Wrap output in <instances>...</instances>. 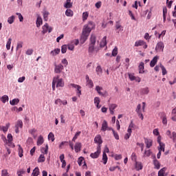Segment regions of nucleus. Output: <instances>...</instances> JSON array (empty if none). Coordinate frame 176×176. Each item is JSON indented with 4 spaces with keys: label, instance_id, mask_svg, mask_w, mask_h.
<instances>
[{
    "label": "nucleus",
    "instance_id": "nucleus-62",
    "mask_svg": "<svg viewBox=\"0 0 176 176\" xmlns=\"http://www.w3.org/2000/svg\"><path fill=\"white\" fill-rule=\"evenodd\" d=\"M117 107H118L117 104H110L109 109H113V111H114V109H116Z\"/></svg>",
    "mask_w": 176,
    "mask_h": 176
},
{
    "label": "nucleus",
    "instance_id": "nucleus-19",
    "mask_svg": "<svg viewBox=\"0 0 176 176\" xmlns=\"http://www.w3.org/2000/svg\"><path fill=\"white\" fill-rule=\"evenodd\" d=\"M107 129H108V123H107V120H103V122L102 124L101 130H102V131H106V130H107Z\"/></svg>",
    "mask_w": 176,
    "mask_h": 176
},
{
    "label": "nucleus",
    "instance_id": "nucleus-51",
    "mask_svg": "<svg viewBox=\"0 0 176 176\" xmlns=\"http://www.w3.org/2000/svg\"><path fill=\"white\" fill-rule=\"evenodd\" d=\"M154 166H155L157 168H160V163L157 159L154 160Z\"/></svg>",
    "mask_w": 176,
    "mask_h": 176
},
{
    "label": "nucleus",
    "instance_id": "nucleus-4",
    "mask_svg": "<svg viewBox=\"0 0 176 176\" xmlns=\"http://www.w3.org/2000/svg\"><path fill=\"white\" fill-rule=\"evenodd\" d=\"M65 69L63 64H54V73L55 74H61L62 71Z\"/></svg>",
    "mask_w": 176,
    "mask_h": 176
},
{
    "label": "nucleus",
    "instance_id": "nucleus-49",
    "mask_svg": "<svg viewBox=\"0 0 176 176\" xmlns=\"http://www.w3.org/2000/svg\"><path fill=\"white\" fill-rule=\"evenodd\" d=\"M89 17V12L87 11H85V12H82V19L84 21L87 20Z\"/></svg>",
    "mask_w": 176,
    "mask_h": 176
},
{
    "label": "nucleus",
    "instance_id": "nucleus-12",
    "mask_svg": "<svg viewBox=\"0 0 176 176\" xmlns=\"http://www.w3.org/2000/svg\"><path fill=\"white\" fill-rule=\"evenodd\" d=\"M158 60H159L158 56H155V57H154V58H153V60H151V61L150 63V67H155V65H156Z\"/></svg>",
    "mask_w": 176,
    "mask_h": 176
},
{
    "label": "nucleus",
    "instance_id": "nucleus-7",
    "mask_svg": "<svg viewBox=\"0 0 176 176\" xmlns=\"http://www.w3.org/2000/svg\"><path fill=\"white\" fill-rule=\"evenodd\" d=\"M23 126V122L21 120H19L16 122L15 124V132L16 133H19L20 130L19 129H22Z\"/></svg>",
    "mask_w": 176,
    "mask_h": 176
},
{
    "label": "nucleus",
    "instance_id": "nucleus-22",
    "mask_svg": "<svg viewBox=\"0 0 176 176\" xmlns=\"http://www.w3.org/2000/svg\"><path fill=\"white\" fill-rule=\"evenodd\" d=\"M135 168L136 170H142L143 168V165L142 162H138L136 160V164H135Z\"/></svg>",
    "mask_w": 176,
    "mask_h": 176
},
{
    "label": "nucleus",
    "instance_id": "nucleus-57",
    "mask_svg": "<svg viewBox=\"0 0 176 176\" xmlns=\"http://www.w3.org/2000/svg\"><path fill=\"white\" fill-rule=\"evenodd\" d=\"M23 45V42H18L17 46H16V50H19V49H22Z\"/></svg>",
    "mask_w": 176,
    "mask_h": 176
},
{
    "label": "nucleus",
    "instance_id": "nucleus-21",
    "mask_svg": "<svg viewBox=\"0 0 176 176\" xmlns=\"http://www.w3.org/2000/svg\"><path fill=\"white\" fill-rule=\"evenodd\" d=\"M129 76L131 80H136L137 82H141L140 78H136V76H135L133 74H129Z\"/></svg>",
    "mask_w": 176,
    "mask_h": 176
},
{
    "label": "nucleus",
    "instance_id": "nucleus-43",
    "mask_svg": "<svg viewBox=\"0 0 176 176\" xmlns=\"http://www.w3.org/2000/svg\"><path fill=\"white\" fill-rule=\"evenodd\" d=\"M67 45H63L61 47V53H63V54H65V53H67Z\"/></svg>",
    "mask_w": 176,
    "mask_h": 176
},
{
    "label": "nucleus",
    "instance_id": "nucleus-11",
    "mask_svg": "<svg viewBox=\"0 0 176 176\" xmlns=\"http://www.w3.org/2000/svg\"><path fill=\"white\" fill-rule=\"evenodd\" d=\"M90 156L93 159H96L97 157H98V156H100V146H97L96 152H94V153H91Z\"/></svg>",
    "mask_w": 176,
    "mask_h": 176
},
{
    "label": "nucleus",
    "instance_id": "nucleus-58",
    "mask_svg": "<svg viewBox=\"0 0 176 176\" xmlns=\"http://www.w3.org/2000/svg\"><path fill=\"white\" fill-rule=\"evenodd\" d=\"M84 160H85L84 157H78V163L79 166H82Z\"/></svg>",
    "mask_w": 176,
    "mask_h": 176
},
{
    "label": "nucleus",
    "instance_id": "nucleus-44",
    "mask_svg": "<svg viewBox=\"0 0 176 176\" xmlns=\"http://www.w3.org/2000/svg\"><path fill=\"white\" fill-rule=\"evenodd\" d=\"M12 135L11 133L8 134V144H12Z\"/></svg>",
    "mask_w": 176,
    "mask_h": 176
},
{
    "label": "nucleus",
    "instance_id": "nucleus-33",
    "mask_svg": "<svg viewBox=\"0 0 176 176\" xmlns=\"http://www.w3.org/2000/svg\"><path fill=\"white\" fill-rule=\"evenodd\" d=\"M96 71L98 75H102V68H101V65H98V67H96Z\"/></svg>",
    "mask_w": 176,
    "mask_h": 176
},
{
    "label": "nucleus",
    "instance_id": "nucleus-60",
    "mask_svg": "<svg viewBox=\"0 0 176 176\" xmlns=\"http://www.w3.org/2000/svg\"><path fill=\"white\" fill-rule=\"evenodd\" d=\"M151 150L148 149L147 151H144V153L143 155L144 157L150 156L151 155Z\"/></svg>",
    "mask_w": 176,
    "mask_h": 176
},
{
    "label": "nucleus",
    "instance_id": "nucleus-13",
    "mask_svg": "<svg viewBox=\"0 0 176 176\" xmlns=\"http://www.w3.org/2000/svg\"><path fill=\"white\" fill-rule=\"evenodd\" d=\"M9 127H10V123H6V126H0V130L3 133H7Z\"/></svg>",
    "mask_w": 176,
    "mask_h": 176
},
{
    "label": "nucleus",
    "instance_id": "nucleus-26",
    "mask_svg": "<svg viewBox=\"0 0 176 176\" xmlns=\"http://www.w3.org/2000/svg\"><path fill=\"white\" fill-rule=\"evenodd\" d=\"M107 36H104V38L102 39V41L100 42V47H104V46H107Z\"/></svg>",
    "mask_w": 176,
    "mask_h": 176
},
{
    "label": "nucleus",
    "instance_id": "nucleus-54",
    "mask_svg": "<svg viewBox=\"0 0 176 176\" xmlns=\"http://www.w3.org/2000/svg\"><path fill=\"white\" fill-rule=\"evenodd\" d=\"M113 134L116 140H120V135H119L118 133H117V131L113 130Z\"/></svg>",
    "mask_w": 176,
    "mask_h": 176
},
{
    "label": "nucleus",
    "instance_id": "nucleus-29",
    "mask_svg": "<svg viewBox=\"0 0 176 176\" xmlns=\"http://www.w3.org/2000/svg\"><path fill=\"white\" fill-rule=\"evenodd\" d=\"M166 171V167H163L162 168H161V170L158 171V176H164Z\"/></svg>",
    "mask_w": 176,
    "mask_h": 176
},
{
    "label": "nucleus",
    "instance_id": "nucleus-8",
    "mask_svg": "<svg viewBox=\"0 0 176 176\" xmlns=\"http://www.w3.org/2000/svg\"><path fill=\"white\" fill-rule=\"evenodd\" d=\"M53 30V28L52 27H49V25L47 23H46L44 25H43V34H47V32H52Z\"/></svg>",
    "mask_w": 176,
    "mask_h": 176
},
{
    "label": "nucleus",
    "instance_id": "nucleus-55",
    "mask_svg": "<svg viewBox=\"0 0 176 176\" xmlns=\"http://www.w3.org/2000/svg\"><path fill=\"white\" fill-rule=\"evenodd\" d=\"M61 63H62V65H63V66L65 65V67H67V65L69 64L68 60H67V58H63L61 60Z\"/></svg>",
    "mask_w": 176,
    "mask_h": 176
},
{
    "label": "nucleus",
    "instance_id": "nucleus-34",
    "mask_svg": "<svg viewBox=\"0 0 176 176\" xmlns=\"http://www.w3.org/2000/svg\"><path fill=\"white\" fill-rule=\"evenodd\" d=\"M94 47L92 43L90 42L89 45V53L91 54L94 53Z\"/></svg>",
    "mask_w": 176,
    "mask_h": 176
},
{
    "label": "nucleus",
    "instance_id": "nucleus-14",
    "mask_svg": "<svg viewBox=\"0 0 176 176\" xmlns=\"http://www.w3.org/2000/svg\"><path fill=\"white\" fill-rule=\"evenodd\" d=\"M144 142L146 144V148H151V146L153 145V141L151 139L144 138Z\"/></svg>",
    "mask_w": 176,
    "mask_h": 176
},
{
    "label": "nucleus",
    "instance_id": "nucleus-2",
    "mask_svg": "<svg viewBox=\"0 0 176 176\" xmlns=\"http://www.w3.org/2000/svg\"><path fill=\"white\" fill-rule=\"evenodd\" d=\"M94 142H96V144H98V146H100V151H99V155H100L101 153V145L103 142L102 138L100 134H98L97 135H96L94 138Z\"/></svg>",
    "mask_w": 176,
    "mask_h": 176
},
{
    "label": "nucleus",
    "instance_id": "nucleus-15",
    "mask_svg": "<svg viewBox=\"0 0 176 176\" xmlns=\"http://www.w3.org/2000/svg\"><path fill=\"white\" fill-rule=\"evenodd\" d=\"M81 147H82L81 142H76L75 146H74L75 152H77V153L80 152Z\"/></svg>",
    "mask_w": 176,
    "mask_h": 176
},
{
    "label": "nucleus",
    "instance_id": "nucleus-3",
    "mask_svg": "<svg viewBox=\"0 0 176 176\" xmlns=\"http://www.w3.org/2000/svg\"><path fill=\"white\" fill-rule=\"evenodd\" d=\"M69 87H74L75 89H76L77 95L78 96V97H80V96L82 95L81 86H80L79 85H75V83H70V85H69Z\"/></svg>",
    "mask_w": 176,
    "mask_h": 176
},
{
    "label": "nucleus",
    "instance_id": "nucleus-41",
    "mask_svg": "<svg viewBox=\"0 0 176 176\" xmlns=\"http://www.w3.org/2000/svg\"><path fill=\"white\" fill-rule=\"evenodd\" d=\"M2 102H3L4 104L6 102V101H9V97L8 96H3L1 98Z\"/></svg>",
    "mask_w": 176,
    "mask_h": 176
},
{
    "label": "nucleus",
    "instance_id": "nucleus-56",
    "mask_svg": "<svg viewBox=\"0 0 176 176\" xmlns=\"http://www.w3.org/2000/svg\"><path fill=\"white\" fill-rule=\"evenodd\" d=\"M116 30H120V31H124L123 27H122V25H120V24L119 23H116Z\"/></svg>",
    "mask_w": 176,
    "mask_h": 176
},
{
    "label": "nucleus",
    "instance_id": "nucleus-31",
    "mask_svg": "<svg viewBox=\"0 0 176 176\" xmlns=\"http://www.w3.org/2000/svg\"><path fill=\"white\" fill-rule=\"evenodd\" d=\"M131 133H132V130H131V129H129V126L128 133H126V134H125L124 139L129 140V138H130V137L131 135Z\"/></svg>",
    "mask_w": 176,
    "mask_h": 176
},
{
    "label": "nucleus",
    "instance_id": "nucleus-25",
    "mask_svg": "<svg viewBox=\"0 0 176 176\" xmlns=\"http://www.w3.org/2000/svg\"><path fill=\"white\" fill-rule=\"evenodd\" d=\"M144 63H140L139 65V74H144Z\"/></svg>",
    "mask_w": 176,
    "mask_h": 176
},
{
    "label": "nucleus",
    "instance_id": "nucleus-30",
    "mask_svg": "<svg viewBox=\"0 0 176 176\" xmlns=\"http://www.w3.org/2000/svg\"><path fill=\"white\" fill-rule=\"evenodd\" d=\"M102 160H103V163L104 164H107V160H108V157H107V155L105 152V150L103 152V155H102Z\"/></svg>",
    "mask_w": 176,
    "mask_h": 176
},
{
    "label": "nucleus",
    "instance_id": "nucleus-50",
    "mask_svg": "<svg viewBox=\"0 0 176 176\" xmlns=\"http://www.w3.org/2000/svg\"><path fill=\"white\" fill-rule=\"evenodd\" d=\"M131 159H132V160L135 162V164H136L138 156H137V155H136V153L135 152H133V153L131 155Z\"/></svg>",
    "mask_w": 176,
    "mask_h": 176
},
{
    "label": "nucleus",
    "instance_id": "nucleus-47",
    "mask_svg": "<svg viewBox=\"0 0 176 176\" xmlns=\"http://www.w3.org/2000/svg\"><path fill=\"white\" fill-rule=\"evenodd\" d=\"M49 14H50V12H48V11H44L43 17H44L45 21H47Z\"/></svg>",
    "mask_w": 176,
    "mask_h": 176
},
{
    "label": "nucleus",
    "instance_id": "nucleus-40",
    "mask_svg": "<svg viewBox=\"0 0 176 176\" xmlns=\"http://www.w3.org/2000/svg\"><path fill=\"white\" fill-rule=\"evenodd\" d=\"M14 20H15L14 16H12L11 17H9L8 19V23L9 24H13V23H14Z\"/></svg>",
    "mask_w": 176,
    "mask_h": 176
},
{
    "label": "nucleus",
    "instance_id": "nucleus-48",
    "mask_svg": "<svg viewBox=\"0 0 176 176\" xmlns=\"http://www.w3.org/2000/svg\"><path fill=\"white\" fill-rule=\"evenodd\" d=\"M1 176H10V174L6 168L2 170Z\"/></svg>",
    "mask_w": 176,
    "mask_h": 176
},
{
    "label": "nucleus",
    "instance_id": "nucleus-63",
    "mask_svg": "<svg viewBox=\"0 0 176 176\" xmlns=\"http://www.w3.org/2000/svg\"><path fill=\"white\" fill-rule=\"evenodd\" d=\"M141 104H138L137 108H136V112L138 113V116H140V110H141Z\"/></svg>",
    "mask_w": 176,
    "mask_h": 176
},
{
    "label": "nucleus",
    "instance_id": "nucleus-32",
    "mask_svg": "<svg viewBox=\"0 0 176 176\" xmlns=\"http://www.w3.org/2000/svg\"><path fill=\"white\" fill-rule=\"evenodd\" d=\"M43 142H44V138H43V135H40L38 138L37 145H42V144H43Z\"/></svg>",
    "mask_w": 176,
    "mask_h": 176
},
{
    "label": "nucleus",
    "instance_id": "nucleus-61",
    "mask_svg": "<svg viewBox=\"0 0 176 176\" xmlns=\"http://www.w3.org/2000/svg\"><path fill=\"white\" fill-rule=\"evenodd\" d=\"M33 53H34L33 49H28L26 51V54H28V56H31L32 54H33Z\"/></svg>",
    "mask_w": 176,
    "mask_h": 176
},
{
    "label": "nucleus",
    "instance_id": "nucleus-36",
    "mask_svg": "<svg viewBox=\"0 0 176 176\" xmlns=\"http://www.w3.org/2000/svg\"><path fill=\"white\" fill-rule=\"evenodd\" d=\"M20 100L19 98H14L12 101H10L11 105H16L19 104Z\"/></svg>",
    "mask_w": 176,
    "mask_h": 176
},
{
    "label": "nucleus",
    "instance_id": "nucleus-39",
    "mask_svg": "<svg viewBox=\"0 0 176 176\" xmlns=\"http://www.w3.org/2000/svg\"><path fill=\"white\" fill-rule=\"evenodd\" d=\"M144 45V41H137L135 43V47H139L140 46H142Z\"/></svg>",
    "mask_w": 176,
    "mask_h": 176
},
{
    "label": "nucleus",
    "instance_id": "nucleus-27",
    "mask_svg": "<svg viewBox=\"0 0 176 176\" xmlns=\"http://www.w3.org/2000/svg\"><path fill=\"white\" fill-rule=\"evenodd\" d=\"M36 24L37 28H39V27H41V25H42L43 20H42L41 17H37Z\"/></svg>",
    "mask_w": 176,
    "mask_h": 176
},
{
    "label": "nucleus",
    "instance_id": "nucleus-45",
    "mask_svg": "<svg viewBox=\"0 0 176 176\" xmlns=\"http://www.w3.org/2000/svg\"><path fill=\"white\" fill-rule=\"evenodd\" d=\"M48 140H52V142H54V140H55V137H54V133H50L49 134H48Z\"/></svg>",
    "mask_w": 176,
    "mask_h": 176
},
{
    "label": "nucleus",
    "instance_id": "nucleus-1",
    "mask_svg": "<svg viewBox=\"0 0 176 176\" xmlns=\"http://www.w3.org/2000/svg\"><path fill=\"white\" fill-rule=\"evenodd\" d=\"M94 27V23L90 21L87 25H85L82 29V35L80 36V42L82 45L87 41L90 32H91V28Z\"/></svg>",
    "mask_w": 176,
    "mask_h": 176
},
{
    "label": "nucleus",
    "instance_id": "nucleus-6",
    "mask_svg": "<svg viewBox=\"0 0 176 176\" xmlns=\"http://www.w3.org/2000/svg\"><path fill=\"white\" fill-rule=\"evenodd\" d=\"M65 82L60 75H56V87H64Z\"/></svg>",
    "mask_w": 176,
    "mask_h": 176
},
{
    "label": "nucleus",
    "instance_id": "nucleus-16",
    "mask_svg": "<svg viewBox=\"0 0 176 176\" xmlns=\"http://www.w3.org/2000/svg\"><path fill=\"white\" fill-rule=\"evenodd\" d=\"M96 90L100 96H105L107 94V91H105V93H102V90H103V89L100 86H96Z\"/></svg>",
    "mask_w": 176,
    "mask_h": 176
},
{
    "label": "nucleus",
    "instance_id": "nucleus-53",
    "mask_svg": "<svg viewBox=\"0 0 176 176\" xmlns=\"http://www.w3.org/2000/svg\"><path fill=\"white\" fill-rule=\"evenodd\" d=\"M45 155H40L38 159V162H45Z\"/></svg>",
    "mask_w": 176,
    "mask_h": 176
},
{
    "label": "nucleus",
    "instance_id": "nucleus-64",
    "mask_svg": "<svg viewBox=\"0 0 176 176\" xmlns=\"http://www.w3.org/2000/svg\"><path fill=\"white\" fill-rule=\"evenodd\" d=\"M55 104L57 105H62V100H60V98H57V100H55Z\"/></svg>",
    "mask_w": 176,
    "mask_h": 176
},
{
    "label": "nucleus",
    "instance_id": "nucleus-37",
    "mask_svg": "<svg viewBox=\"0 0 176 176\" xmlns=\"http://www.w3.org/2000/svg\"><path fill=\"white\" fill-rule=\"evenodd\" d=\"M19 155L20 157H22L23 156V149L21 145H19Z\"/></svg>",
    "mask_w": 176,
    "mask_h": 176
},
{
    "label": "nucleus",
    "instance_id": "nucleus-59",
    "mask_svg": "<svg viewBox=\"0 0 176 176\" xmlns=\"http://www.w3.org/2000/svg\"><path fill=\"white\" fill-rule=\"evenodd\" d=\"M16 16H19V19L21 22L23 21V17L22 16V14L21 12H16Z\"/></svg>",
    "mask_w": 176,
    "mask_h": 176
},
{
    "label": "nucleus",
    "instance_id": "nucleus-5",
    "mask_svg": "<svg viewBox=\"0 0 176 176\" xmlns=\"http://www.w3.org/2000/svg\"><path fill=\"white\" fill-rule=\"evenodd\" d=\"M166 134L173 140V142L176 144V131H173L171 133L170 130H167Z\"/></svg>",
    "mask_w": 176,
    "mask_h": 176
},
{
    "label": "nucleus",
    "instance_id": "nucleus-46",
    "mask_svg": "<svg viewBox=\"0 0 176 176\" xmlns=\"http://www.w3.org/2000/svg\"><path fill=\"white\" fill-rule=\"evenodd\" d=\"M39 173H40L39 167H36V168L33 170L32 174H34L35 176H38Z\"/></svg>",
    "mask_w": 176,
    "mask_h": 176
},
{
    "label": "nucleus",
    "instance_id": "nucleus-17",
    "mask_svg": "<svg viewBox=\"0 0 176 176\" xmlns=\"http://www.w3.org/2000/svg\"><path fill=\"white\" fill-rule=\"evenodd\" d=\"M73 3H72V0H66V2L64 4V8L65 9H69V8H72Z\"/></svg>",
    "mask_w": 176,
    "mask_h": 176
},
{
    "label": "nucleus",
    "instance_id": "nucleus-52",
    "mask_svg": "<svg viewBox=\"0 0 176 176\" xmlns=\"http://www.w3.org/2000/svg\"><path fill=\"white\" fill-rule=\"evenodd\" d=\"M118 53V47H116L113 49V50L112 51V56L113 57H116L117 56Z\"/></svg>",
    "mask_w": 176,
    "mask_h": 176
},
{
    "label": "nucleus",
    "instance_id": "nucleus-18",
    "mask_svg": "<svg viewBox=\"0 0 176 176\" xmlns=\"http://www.w3.org/2000/svg\"><path fill=\"white\" fill-rule=\"evenodd\" d=\"M65 14L67 17H73L74 16V11L71 10V8H67L65 11Z\"/></svg>",
    "mask_w": 176,
    "mask_h": 176
},
{
    "label": "nucleus",
    "instance_id": "nucleus-38",
    "mask_svg": "<svg viewBox=\"0 0 176 176\" xmlns=\"http://www.w3.org/2000/svg\"><path fill=\"white\" fill-rule=\"evenodd\" d=\"M140 92L142 93V94H148L149 89L148 87H145L144 89H142L140 90Z\"/></svg>",
    "mask_w": 176,
    "mask_h": 176
},
{
    "label": "nucleus",
    "instance_id": "nucleus-24",
    "mask_svg": "<svg viewBox=\"0 0 176 176\" xmlns=\"http://www.w3.org/2000/svg\"><path fill=\"white\" fill-rule=\"evenodd\" d=\"M56 85H57V76H54L52 79V90H56Z\"/></svg>",
    "mask_w": 176,
    "mask_h": 176
},
{
    "label": "nucleus",
    "instance_id": "nucleus-35",
    "mask_svg": "<svg viewBox=\"0 0 176 176\" xmlns=\"http://www.w3.org/2000/svg\"><path fill=\"white\" fill-rule=\"evenodd\" d=\"M12 41V38H9V39H8L7 43H6V49L8 50H10Z\"/></svg>",
    "mask_w": 176,
    "mask_h": 176
},
{
    "label": "nucleus",
    "instance_id": "nucleus-28",
    "mask_svg": "<svg viewBox=\"0 0 176 176\" xmlns=\"http://www.w3.org/2000/svg\"><path fill=\"white\" fill-rule=\"evenodd\" d=\"M60 53V49H54V50H52L50 54L52 56H57Z\"/></svg>",
    "mask_w": 176,
    "mask_h": 176
},
{
    "label": "nucleus",
    "instance_id": "nucleus-20",
    "mask_svg": "<svg viewBox=\"0 0 176 176\" xmlns=\"http://www.w3.org/2000/svg\"><path fill=\"white\" fill-rule=\"evenodd\" d=\"M100 97H95L94 104H96V105L98 109H100V108H101V105H100Z\"/></svg>",
    "mask_w": 176,
    "mask_h": 176
},
{
    "label": "nucleus",
    "instance_id": "nucleus-9",
    "mask_svg": "<svg viewBox=\"0 0 176 176\" xmlns=\"http://www.w3.org/2000/svg\"><path fill=\"white\" fill-rule=\"evenodd\" d=\"M164 43L163 42H158L155 47V50L157 52H164Z\"/></svg>",
    "mask_w": 176,
    "mask_h": 176
},
{
    "label": "nucleus",
    "instance_id": "nucleus-23",
    "mask_svg": "<svg viewBox=\"0 0 176 176\" xmlns=\"http://www.w3.org/2000/svg\"><path fill=\"white\" fill-rule=\"evenodd\" d=\"M90 42H91L94 49H95V45H96V35H91Z\"/></svg>",
    "mask_w": 176,
    "mask_h": 176
},
{
    "label": "nucleus",
    "instance_id": "nucleus-42",
    "mask_svg": "<svg viewBox=\"0 0 176 176\" xmlns=\"http://www.w3.org/2000/svg\"><path fill=\"white\" fill-rule=\"evenodd\" d=\"M160 68L162 69V75H166L167 71H166L165 67L164 65H162V64H160Z\"/></svg>",
    "mask_w": 176,
    "mask_h": 176
},
{
    "label": "nucleus",
    "instance_id": "nucleus-10",
    "mask_svg": "<svg viewBox=\"0 0 176 176\" xmlns=\"http://www.w3.org/2000/svg\"><path fill=\"white\" fill-rule=\"evenodd\" d=\"M85 80L87 81V86H88V87H90V88L94 87V84L93 83V80L90 79L89 75L86 76Z\"/></svg>",
    "mask_w": 176,
    "mask_h": 176
}]
</instances>
